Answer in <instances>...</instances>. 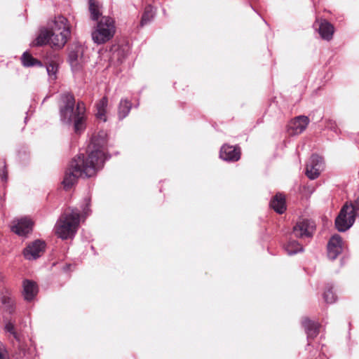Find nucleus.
<instances>
[{
  "label": "nucleus",
  "instance_id": "1",
  "mask_svg": "<svg viewBox=\"0 0 359 359\" xmlns=\"http://www.w3.org/2000/svg\"><path fill=\"white\" fill-rule=\"evenodd\" d=\"M88 155L79 154L72 159L66 171L62 184L65 189H70L79 177H91L101 170L111 156L107 154V134L104 130L94 135L88 146Z\"/></svg>",
  "mask_w": 359,
  "mask_h": 359
},
{
  "label": "nucleus",
  "instance_id": "2",
  "mask_svg": "<svg viewBox=\"0 0 359 359\" xmlns=\"http://www.w3.org/2000/svg\"><path fill=\"white\" fill-rule=\"evenodd\" d=\"M71 35L68 20L62 15H58L50 25V29L43 27L34 41L33 45L41 46L49 44L53 48L60 49L65 46Z\"/></svg>",
  "mask_w": 359,
  "mask_h": 359
},
{
  "label": "nucleus",
  "instance_id": "3",
  "mask_svg": "<svg viewBox=\"0 0 359 359\" xmlns=\"http://www.w3.org/2000/svg\"><path fill=\"white\" fill-rule=\"evenodd\" d=\"M75 104L76 100L73 94L68 92L61 94L60 120L67 126L73 124L75 133H80L85 129L86 107L83 102H78L76 108Z\"/></svg>",
  "mask_w": 359,
  "mask_h": 359
},
{
  "label": "nucleus",
  "instance_id": "4",
  "mask_svg": "<svg viewBox=\"0 0 359 359\" xmlns=\"http://www.w3.org/2000/svg\"><path fill=\"white\" fill-rule=\"evenodd\" d=\"M80 221V210L76 208H67L56 222L55 235L62 240L72 239L79 229Z\"/></svg>",
  "mask_w": 359,
  "mask_h": 359
},
{
  "label": "nucleus",
  "instance_id": "5",
  "mask_svg": "<svg viewBox=\"0 0 359 359\" xmlns=\"http://www.w3.org/2000/svg\"><path fill=\"white\" fill-rule=\"evenodd\" d=\"M356 217H359V201L346 203L335 219L336 229L340 232L346 231L353 225Z\"/></svg>",
  "mask_w": 359,
  "mask_h": 359
},
{
  "label": "nucleus",
  "instance_id": "6",
  "mask_svg": "<svg viewBox=\"0 0 359 359\" xmlns=\"http://www.w3.org/2000/svg\"><path fill=\"white\" fill-rule=\"evenodd\" d=\"M116 32L115 22L113 18L104 16L97 23L92 32V39L97 44L104 43L111 40Z\"/></svg>",
  "mask_w": 359,
  "mask_h": 359
},
{
  "label": "nucleus",
  "instance_id": "7",
  "mask_svg": "<svg viewBox=\"0 0 359 359\" xmlns=\"http://www.w3.org/2000/svg\"><path fill=\"white\" fill-rule=\"evenodd\" d=\"M83 50L84 48L81 45H76L69 50L68 61L72 67V70L74 72H79L82 69L85 62Z\"/></svg>",
  "mask_w": 359,
  "mask_h": 359
},
{
  "label": "nucleus",
  "instance_id": "8",
  "mask_svg": "<svg viewBox=\"0 0 359 359\" xmlns=\"http://www.w3.org/2000/svg\"><path fill=\"white\" fill-rule=\"evenodd\" d=\"M46 243L41 240H35L29 243L23 250V255L27 260H35L39 258L44 252Z\"/></svg>",
  "mask_w": 359,
  "mask_h": 359
},
{
  "label": "nucleus",
  "instance_id": "9",
  "mask_svg": "<svg viewBox=\"0 0 359 359\" xmlns=\"http://www.w3.org/2000/svg\"><path fill=\"white\" fill-rule=\"evenodd\" d=\"M323 167V158L318 154H313L306 164V175L310 180H315L318 177Z\"/></svg>",
  "mask_w": 359,
  "mask_h": 359
},
{
  "label": "nucleus",
  "instance_id": "10",
  "mask_svg": "<svg viewBox=\"0 0 359 359\" xmlns=\"http://www.w3.org/2000/svg\"><path fill=\"white\" fill-rule=\"evenodd\" d=\"M315 229L313 222L302 219L297 222L293 227L292 235L299 238H311Z\"/></svg>",
  "mask_w": 359,
  "mask_h": 359
},
{
  "label": "nucleus",
  "instance_id": "11",
  "mask_svg": "<svg viewBox=\"0 0 359 359\" xmlns=\"http://www.w3.org/2000/svg\"><path fill=\"white\" fill-rule=\"evenodd\" d=\"M33 222L27 217L14 219L11 225V231L19 236H25L32 231Z\"/></svg>",
  "mask_w": 359,
  "mask_h": 359
},
{
  "label": "nucleus",
  "instance_id": "12",
  "mask_svg": "<svg viewBox=\"0 0 359 359\" xmlns=\"http://www.w3.org/2000/svg\"><path fill=\"white\" fill-rule=\"evenodd\" d=\"M313 28L318 31L320 37L325 41H330L332 39L334 28L333 25L325 19H317L313 25Z\"/></svg>",
  "mask_w": 359,
  "mask_h": 359
},
{
  "label": "nucleus",
  "instance_id": "13",
  "mask_svg": "<svg viewBox=\"0 0 359 359\" xmlns=\"http://www.w3.org/2000/svg\"><path fill=\"white\" fill-rule=\"evenodd\" d=\"M327 257L331 260H334L342 252L343 241L339 234H334L327 243Z\"/></svg>",
  "mask_w": 359,
  "mask_h": 359
},
{
  "label": "nucleus",
  "instance_id": "14",
  "mask_svg": "<svg viewBox=\"0 0 359 359\" xmlns=\"http://www.w3.org/2000/svg\"><path fill=\"white\" fill-rule=\"evenodd\" d=\"M309 123V119L306 116H298L288 124V133L290 135H297L303 133Z\"/></svg>",
  "mask_w": 359,
  "mask_h": 359
},
{
  "label": "nucleus",
  "instance_id": "15",
  "mask_svg": "<svg viewBox=\"0 0 359 359\" xmlns=\"http://www.w3.org/2000/svg\"><path fill=\"white\" fill-rule=\"evenodd\" d=\"M219 157L228 162L238 161L241 158L240 147L225 144L220 149Z\"/></svg>",
  "mask_w": 359,
  "mask_h": 359
},
{
  "label": "nucleus",
  "instance_id": "16",
  "mask_svg": "<svg viewBox=\"0 0 359 359\" xmlns=\"http://www.w3.org/2000/svg\"><path fill=\"white\" fill-rule=\"evenodd\" d=\"M38 286L37 284L28 279H25L22 281V296L24 299L30 302L33 301L38 294Z\"/></svg>",
  "mask_w": 359,
  "mask_h": 359
},
{
  "label": "nucleus",
  "instance_id": "17",
  "mask_svg": "<svg viewBox=\"0 0 359 359\" xmlns=\"http://www.w3.org/2000/svg\"><path fill=\"white\" fill-rule=\"evenodd\" d=\"M302 325L307 335V339H313L319 334V329L320 325L316 321L311 320L308 318H304L302 320Z\"/></svg>",
  "mask_w": 359,
  "mask_h": 359
},
{
  "label": "nucleus",
  "instance_id": "18",
  "mask_svg": "<svg viewBox=\"0 0 359 359\" xmlns=\"http://www.w3.org/2000/svg\"><path fill=\"white\" fill-rule=\"evenodd\" d=\"M302 325L307 335V339H313L319 334V329L320 325L316 321L311 320L308 318H304L302 320Z\"/></svg>",
  "mask_w": 359,
  "mask_h": 359
},
{
  "label": "nucleus",
  "instance_id": "19",
  "mask_svg": "<svg viewBox=\"0 0 359 359\" xmlns=\"http://www.w3.org/2000/svg\"><path fill=\"white\" fill-rule=\"evenodd\" d=\"M13 356L15 359H24L27 353L28 348L20 338L19 340H12Z\"/></svg>",
  "mask_w": 359,
  "mask_h": 359
},
{
  "label": "nucleus",
  "instance_id": "20",
  "mask_svg": "<svg viewBox=\"0 0 359 359\" xmlns=\"http://www.w3.org/2000/svg\"><path fill=\"white\" fill-rule=\"evenodd\" d=\"M269 205L277 213L283 214L286 210L285 196L281 194H277L271 200Z\"/></svg>",
  "mask_w": 359,
  "mask_h": 359
},
{
  "label": "nucleus",
  "instance_id": "21",
  "mask_svg": "<svg viewBox=\"0 0 359 359\" xmlns=\"http://www.w3.org/2000/svg\"><path fill=\"white\" fill-rule=\"evenodd\" d=\"M107 105H108V99L107 97H103L96 104V110H97V112L95 114L96 117L97 119H99L103 122L107 121Z\"/></svg>",
  "mask_w": 359,
  "mask_h": 359
},
{
  "label": "nucleus",
  "instance_id": "22",
  "mask_svg": "<svg viewBox=\"0 0 359 359\" xmlns=\"http://www.w3.org/2000/svg\"><path fill=\"white\" fill-rule=\"evenodd\" d=\"M288 255H294L304 251L303 246L297 241L290 238L283 246Z\"/></svg>",
  "mask_w": 359,
  "mask_h": 359
},
{
  "label": "nucleus",
  "instance_id": "23",
  "mask_svg": "<svg viewBox=\"0 0 359 359\" xmlns=\"http://www.w3.org/2000/svg\"><path fill=\"white\" fill-rule=\"evenodd\" d=\"M132 103L128 99L122 98L118 106V117L119 120L125 118L132 109Z\"/></svg>",
  "mask_w": 359,
  "mask_h": 359
},
{
  "label": "nucleus",
  "instance_id": "24",
  "mask_svg": "<svg viewBox=\"0 0 359 359\" xmlns=\"http://www.w3.org/2000/svg\"><path fill=\"white\" fill-rule=\"evenodd\" d=\"M21 62L24 67L42 66V62L33 57L28 52H25L21 57Z\"/></svg>",
  "mask_w": 359,
  "mask_h": 359
},
{
  "label": "nucleus",
  "instance_id": "25",
  "mask_svg": "<svg viewBox=\"0 0 359 359\" xmlns=\"http://www.w3.org/2000/svg\"><path fill=\"white\" fill-rule=\"evenodd\" d=\"M154 15L155 11H154V7L151 5L147 6L140 21L141 27L149 23L152 20Z\"/></svg>",
  "mask_w": 359,
  "mask_h": 359
},
{
  "label": "nucleus",
  "instance_id": "26",
  "mask_svg": "<svg viewBox=\"0 0 359 359\" xmlns=\"http://www.w3.org/2000/svg\"><path fill=\"white\" fill-rule=\"evenodd\" d=\"M1 301L6 312H8L9 314H13L15 312V308L14 301L11 297L4 295L1 297Z\"/></svg>",
  "mask_w": 359,
  "mask_h": 359
},
{
  "label": "nucleus",
  "instance_id": "27",
  "mask_svg": "<svg viewBox=\"0 0 359 359\" xmlns=\"http://www.w3.org/2000/svg\"><path fill=\"white\" fill-rule=\"evenodd\" d=\"M89 11L91 19L97 21L101 13L98 4L94 0H89Z\"/></svg>",
  "mask_w": 359,
  "mask_h": 359
},
{
  "label": "nucleus",
  "instance_id": "28",
  "mask_svg": "<svg viewBox=\"0 0 359 359\" xmlns=\"http://www.w3.org/2000/svg\"><path fill=\"white\" fill-rule=\"evenodd\" d=\"M4 330L13 336V340H19L20 338V334L15 331V322L8 320L5 324Z\"/></svg>",
  "mask_w": 359,
  "mask_h": 359
},
{
  "label": "nucleus",
  "instance_id": "29",
  "mask_svg": "<svg viewBox=\"0 0 359 359\" xmlns=\"http://www.w3.org/2000/svg\"><path fill=\"white\" fill-rule=\"evenodd\" d=\"M323 298L328 304H332L336 301V296L331 287H327L323 293Z\"/></svg>",
  "mask_w": 359,
  "mask_h": 359
},
{
  "label": "nucleus",
  "instance_id": "30",
  "mask_svg": "<svg viewBox=\"0 0 359 359\" xmlns=\"http://www.w3.org/2000/svg\"><path fill=\"white\" fill-rule=\"evenodd\" d=\"M46 71L48 76L53 79H56V74L57 72V65L55 62H52L46 65Z\"/></svg>",
  "mask_w": 359,
  "mask_h": 359
},
{
  "label": "nucleus",
  "instance_id": "31",
  "mask_svg": "<svg viewBox=\"0 0 359 359\" xmlns=\"http://www.w3.org/2000/svg\"><path fill=\"white\" fill-rule=\"evenodd\" d=\"M90 204V197L86 196L84 198L83 203L81 205L83 215L86 217L89 215L90 209L89 206Z\"/></svg>",
  "mask_w": 359,
  "mask_h": 359
},
{
  "label": "nucleus",
  "instance_id": "32",
  "mask_svg": "<svg viewBox=\"0 0 359 359\" xmlns=\"http://www.w3.org/2000/svg\"><path fill=\"white\" fill-rule=\"evenodd\" d=\"M325 127L334 132L335 133H338L339 129L337 127V125L336 123V122L333 120H331V119H329L326 121V124H325Z\"/></svg>",
  "mask_w": 359,
  "mask_h": 359
},
{
  "label": "nucleus",
  "instance_id": "33",
  "mask_svg": "<svg viewBox=\"0 0 359 359\" xmlns=\"http://www.w3.org/2000/svg\"><path fill=\"white\" fill-rule=\"evenodd\" d=\"M0 359H7V351L3 344L2 342L0 341Z\"/></svg>",
  "mask_w": 359,
  "mask_h": 359
},
{
  "label": "nucleus",
  "instance_id": "34",
  "mask_svg": "<svg viewBox=\"0 0 359 359\" xmlns=\"http://www.w3.org/2000/svg\"><path fill=\"white\" fill-rule=\"evenodd\" d=\"M0 177L3 182H6L8 180V172L6 170V165H4V168L2 169L0 173Z\"/></svg>",
  "mask_w": 359,
  "mask_h": 359
},
{
  "label": "nucleus",
  "instance_id": "35",
  "mask_svg": "<svg viewBox=\"0 0 359 359\" xmlns=\"http://www.w3.org/2000/svg\"><path fill=\"white\" fill-rule=\"evenodd\" d=\"M29 158V154L27 152L23 153V160H27Z\"/></svg>",
  "mask_w": 359,
  "mask_h": 359
},
{
  "label": "nucleus",
  "instance_id": "36",
  "mask_svg": "<svg viewBox=\"0 0 359 359\" xmlns=\"http://www.w3.org/2000/svg\"><path fill=\"white\" fill-rule=\"evenodd\" d=\"M18 155H19V158H21L22 157V154H21L20 152L19 153V154H18Z\"/></svg>",
  "mask_w": 359,
  "mask_h": 359
},
{
  "label": "nucleus",
  "instance_id": "37",
  "mask_svg": "<svg viewBox=\"0 0 359 359\" xmlns=\"http://www.w3.org/2000/svg\"><path fill=\"white\" fill-rule=\"evenodd\" d=\"M47 97L44 98V100H43V102H45V100H46Z\"/></svg>",
  "mask_w": 359,
  "mask_h": 359
}]
</instances>
